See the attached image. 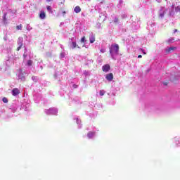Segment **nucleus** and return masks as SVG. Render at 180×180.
I'll return each instance as SVG.
<instances>
[{
  "instance_id": "obj_18",
  "label": "nucleus",
  "mask_w": 180,
  "mask_h": 180,
  "mask_svg": "<svg viewBox=\"0 0 180 180\" xmlns=\"http://www.w3.org/2000/svg\"><path fill=\"white\" fill-rule=\"evenodd\" d=\"M168 43H174V38H170V39L168 40Z\"/></svg>"
},
{
  "instance_id": "obj_2",
  "label": "nucleus",
  "mask_w": 180,
  "mask_h": 180,
  "mask_svg": "<svg viewBox=\"0 0 180 180\" xmlns=\"http://www.w3.org/2000/svg\"><path fill=\"white\" fill-rule=\"evenodd\" d=\"M102 70L103 72H109V71L110 70V65L109 64L104 65L102 67Z\"/></svg>"
},
{
  "instance_id": "obj_15",
  "label": "nucleus",
  "mask_w": 180,
  "mask_h": 180,
  "mask_svg": "<svg viewBox=\"0 0 180 180\" xmlns=\"http://www.w3.org/2000/svg\"><path fill=\"white\" fill-rule=\"evenodd\" d=\"M2 101L4 102V103H8V98L4 97L3 98Z\"/></svg>"
},
{
  "instance_id": "obj_16",
  "label": "nucleus",
  "mask_w": 180,
  "mask_h": 180,
  "mask_svg": "<svg viewBox=\"0 0 180 180\" xmlns=\"http://www.w3.org/2000/svg\"><path fill=\"white\" fill-rule=\"evenodd\" d=\"M100 95H101V96H103V95H105V91L101 90L100 91Z\"/></svg>"
},
{
  "instance_id": "obj_5",
  "label": "nucleus",
  "mask_w": 180,
  "mask_h": 180,
  "mask_svg": "<svg viewBox=\"0 0 180 180\" xmlns=\"http://www.w3.org/2000/svg\"><path fill=\"white\" fill-rule=\"evenodd\" d=\"M74 11L75 12V13H79V12H81V7H79V6H77L74 8Z\"/></svg>"
},
{
  "instance_id": "obj_9",
  "label": "nucleus",
  "mask_w": 180,
  "mask_h": 180,
  "mask_svg": "<svg viewBox=\"0 0 180 180\" xmlns=\"http://www.w3.org/2000/svg\"><path fill=\"white\" fill-rule=\"evenodd\" d=\"M89 40L90 43H95V36L92 35L91 37H90Z\"/></svg>"
},
{
  "instance_id": "obj_1",
  "label": "nucleus",
  "mask_w": 180,
  "mask_h": 180,
  "mask_svg": "<svg viewBox=\"0 0 180 180\" xmlns=\"http://www.w3.org/2000/svg\"><path fill=\"white\" fill-rule=\"evenodd\" d=\"M110 53L111 56H113V54H119V44H115L111 45Z\"/></svg>"
},
{
  "instance_id": "obj_22",
  "label": "nucleus",
  "mask_w": 180,
  "mask_h": 180,
  "mask_svg": "<svg viewBox=\"0 0 180 180\" xmlns=\"http://www.w3.org/2000/svg\"><path fill=\"white\" fill-rule=\"evenodd\" d=\"M46 9H47V11H51V6H48L46 7Z\"/></svg>"
},
{
  "instance_id": "obj_17",
  "label": "nucleus",
  "mask_w": 180,
  "mask_h": 180,
  "mask_svg": "<svg viewBox=\"0 0 180 180\" xmlns=\"http://www.w3.org/2000/svg\"><path fill=\"white\" fill-rule=\"evenodd\" d=\"M60 11H61V12H62L63 16L65 15V13H67V12L65 11V10H64L63 8H60Z\"/></svg>"
},
{
  "instance_id": "obj_11",
  "label": "nucleus",
  "mask_w": 180,
  "mask_h": 180,
  "mask_svg": "<svg viewBox=\"0 0 180 180\" xmlns=\"http://www.w3.org/2000/svg\"><path fill=\"white\" fill-rule=\"evenodd\" d=\"M81 43H83V47L85 46V37H83L81 39H80Z\"/></svg>"
},
{
  "instance_id": "obj_24",
  "label": "nucleus",
  "mask_w": 180,
  "mask_h": 180,
  "mask_svg": "<svg viewBox=\"0 0 180 180\" xmlns=\"http://www.w3.org/2000/svg\"><path fill=\"white\" fill-rule=\"evenodd\" d=\"M73 88H78V86L77 84H73Z\"/></svg>"
},
{
  "instance_id": "obj_25",
  "label": "nucleus",
  "mask_w": 180,
  "mask_h": 180,
  "mask_svg": "<svg viewBox=\"0 0 180 180\" xmlns=\"http://www.w3.org/2000/svg\"><path fill=\"white\" fill-rule=\"evenodd\" d=\"M142 57H143V56H141V55L138 56V58H141Z\"/></svg>"
},
{
  "instance_id": "obj_21",
  "label": "nucleus",
  "mask_w": 180,
  "mask_h": 180,
  "mask_svg": "<svg viewBox=\"0 0 180 180\" xmlns=\"http://www.w3.org/2000/svg\"><path fill=\"white\" fill-rule=\"evenodd\" d=\"M164 15H165V13L163 12V13L160 14V18H164Z\"/></svg>"
},
{
  "instance_id": "obj_26",
  "label": "nucleus",
  "mask_w": 180,
  "mask_h": 180,
  "mask_svg": "<svg viewBox=\"0 0 180 180\" xmlns=\"http://www.w3.org/2000/svg\"><path fill=\"white\" fill-rule=\"evenodd\" d=\"M176 32H178V30L175 29V30H174V33H176Z\"/></svg>"
},
{
  "instance_id": "obj_10",
  "label": "nucleus",
  "mask_w": 180,
  "mask_h": 180,
  "mask_svg": "<svg viewBox=\"0 0 180 180\" xmlns=\"http://www.w3.org/2000/svg\"><path fill=\"white\" fill-rule=\"evenodd\" d=\"M72 49H76V47L79 49V46L77 44V42L75 41L72 42Z\"/></svg>"
},
{
  "instance_id": "obj_8",
  "label": "nucleus",
  "mask_w": 180,
  "mask_h": 180,
  "mask_svg": "<svg viewBox=\"0 0 180 180\" xmlns=\"http://www.w3.org/2000/svg\"><path fill=\"white\" fill-rule=\"evenodd\" d=\"M6 15H7V14H6V13H5L3 16L4 23H8V18H6Z\"/></svg>"
},
{
  "instance_id": "obj_12",
  "label": "nucleus",
  "mask_w": 180,
  "mask_h": 180,
  "mask_svg": "<svg viewBox=\"0 0 180 180\" xmlns=\"http://www.w3.org/2000/svg\"><path fill=\"white\" fill-rule=\"evenodd\" d=\"M175 50V48L174 47H169L167 51V53H171V51H174Z\"/></svg>"
},
{
  "instance_id": "obj_23",
  "label": "nucleus",
  "mask_w": 180,
  "mask_h": 180,
  "mask_svg": "<svg viewBox=\"0 0 180 180\" xmlns=\"http://www.w3.org/2000/svg\"><path fill=\"white\" fill-rule=\"evenodd\" d=\"M114 22L116 23L119 22V18H115Z\"/></svg>"
},
{
  "instance_id": "obj_14",
  "label": "nucleus",
  "mask_w": 180,
  "mask_h": 180,
  "mask_svg": "<svg viewBox=\"0 0 180 180\" xmlns=\"http://www.w3.org/2000/svg\"><path fill=\"white\" fill-rule=\"evenodd\" d=\"M32 64H33V61L32 60H29L27 61V65H29L30 67L32 65Z\"/></svg>"
},
{
  "instance_id": "obj_7",
  "label": "nucleus",
  "mask_w": 180,
  "mask_h": 180,
  "mask_svg": "<svg viewBox=\"0 0 180 180\" xmlns=\"http://www.w3.org/2000/svg\"><path fill=\"white\" fill-rule=\"evenodd\" d=\"M94 136H95V132L90 131L87 134V137L89 139H92V137H94Z\"/></svg>"
},
{
  "instance_id": "obj_6",
  "label": "nucleus",
  "mask_w": 180,
  "mask_h": 180,
  "mask_svg": "<svg viewBox=\"0 0 180 180\" xmlns=\"http://www.w3.org/2000/svg\"><path fill=\"white\" fill-rule=\"evenodd\" d=\"M39 18L40 19H46V13H44V11H41Z\"/></svg>"
},
{
  "instance_id": "obj_3",
  "label": "nucleus",
  "mask_w": 180,
  "mask_h": 180,
  "mask_svg": "<svg viewBox=\"0 0 180 180\" xmlns=\"http://www.w3.org/2000/svg\"><path fill=\"white\" fill-rule=\"evenodd\" d=\"M105 79L107 81H112L113 80V73H108L105 75Z\"/></svg>"
},
{
  "instance_id": "obj_13",
  "label": "nucleus",
  "mask_w": 180,
  "mask_h": 180,
  "mask_svg": "<svg viewBox=\"0 0 180 180\" xmlns=\"http://www.w3.org/2000/svg\"><path fill=\"white\" fill-rule=\"evenodd\" d=\"M15 29H16L17 30H22V24H20L19 25H17V26L15 27Z\"/></svg>"
},
{
  "instance_id": "obj_20",
  "label": "nucleus",
  "mask_w": 180,
  "mask_h": 180,
  "mask_svg": "<svg viewBox=\"0 0 180 180\" xmlns=\"http://www.w3.org/2000/svg\"><path fill=\"white\" fill-rule=\"evenodd\" d=\"M140 50H141V51H142L143 54H144L145 56H146V54H147V53H146V51H144V49H140Z\"/></svg>"
},
{
  "instance_id": "obj_4",
  "label": "nucleus",
  "mask_w": 180,
  "mask_h": 180,
  "mask_svg": "<svg viewBox=\"0 0 180 180\" xmlns=\"http://www.w3.org/2000/svg\"><path fill=\"white\" fill-rule=\"evenodd\" d=\"M12 92H13V96H16L19 95V94H20V92L19 91V89L18 88L13 89Z\"/></svg>"
},
{
  "instance_id": "obj_19",
  "label": "nucleus",
  "mask_w": 180,
  "mask_h": 180,
  "mask_svg": "<svg viewBox=\"0 0 180 180\" xmlns=\"http://www.w3.org/2000/svg\"><path fill=\"white\" fill-rule=\"evenodd\" d=\"M22 46H23V44H20V45L17 48V51H19V50H20V49H22Z\"/></svg>"
},
{
  "instance_id": "obj_27",
  "label": "nucleus",
  "mask_w": 180,
  "mask_h": 180,
  "mask_svg": "<svg viewBox=\"0 0 180 180\" xmlns=\"http://www.w3.org/2000/svg\"><path fill=\"white\" fill-rule=\"evenodd\" d=\"M164 85H168V83H164Z\"/></svg>"
}]
</instances>
